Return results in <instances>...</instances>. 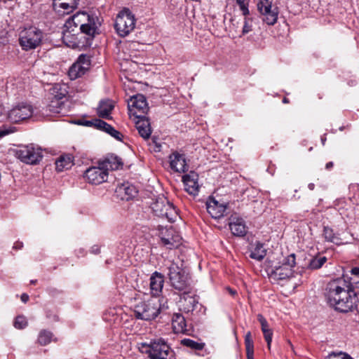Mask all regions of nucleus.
<instances>
[{"label":"nucleus","mask_w":359,"mask_h":359,"mask_svg":"<svg viewBox=\"0 0 359 359\" xmlns=\"http://www.w3.org/2000/svg\"><path fill=\"white\" fill-rule=\"evenodd\" d=\"M262 20L269 25H273L278 20V8L276 5H273L269 9H264L262 12H259Z\"/></svg>","instance_id":"a878e982"},{"label":"nucleus","mask_w":359,"mask_h":359,"mask_svg":"<svg viewBox=\"0 0 359 359\" xmlns=\"http://www.w3.org/2000/svg\"><path fill=\"white\" fill-rule=\"evenodd\" d=\"M21 300L22 302L24 303H26L28 302L29 300V295L25 294V293H23L22 295H21Z\"/></svg>","instance_id":"4d7b16f0"},{"label":"nucleus","mask_w":359,"mask_h":359,"mask_svg":"<svg viewBox=\"0 0 359 359\" xmlns=\"http://www.w3.org/2000/svg\"><path fill=\"white\" fill-rule=\"evenodd\" d=\"M15 156L22 162L31 165L38 164L43 158L41 149L33 144L20 146Z\"/></svg>","instance_id":"0eeeda50"},{"label":"nucleus","mask_w":359,"mask_h":359,"mask_svg":"<svg viewBox=\"0 0 359 359\" xmlns=\"http://www.w3.org/2000/svg\"><path fill=\"white\" fill-rule=\"evenodd\" d=\"M323 236L326 241L333 243L336 245H340L342 243L341 238L339 235L335 233L332 229L329 226H324L323 229Z\"/></svg>","instance_id":"2f4dec72"},{"label":"nucleus","mask_w":359,"mask_h":359,"mask_svg":"<svg viewBox=\"0 0 359 359\" xmlns=\"http://www.w3.org/2000/svg\"><path fill=\"white\" fill-rule=\"evenodd\" d=\"M5 116L4 115V107L0 103V121H1L4 118Z\"/></svg>","instance_id":"13d9d810"},{"label":"nucleus","mask_w":359,"mask_h":359,"mask_svg":"<svg viewBox=\"0 0 359 359\" xmlns=\"http://www.w3.org/2000/svg\"><path fill=\"white\" fill-rule=\"evenodd\" d=\"M135 24V15L128 8H124L117 15L114 27L117 34L124 37L134 30Z\"/></svg>","instance_id":"39448f33"},{"label":"nucleus","mask_w":359,"mask_h":359,"mask_svg":"<svg viewBox=\"0 0 359 359\" xmlns=\"http://www.w3.org/2000/svg\"><path fill=\"white\" fill-rule=\"evenodd\" d=\"M258 320L261 324L262 332L270 330L266 320L263 317L262 315H258Z\"/></svg>","instance_id":"8fccbe9b"},{"label":"nucleus","mask_w":359,"mask_h":359,"mask_svg":"<svg viewBox=\"0 0 359 359\" xmlns=\"http://www.w3.org/2000/svg\"><path fill=\"white\" fill-rule=\"evenodd\" d=\"M273 0H259L257 3V9L259 12H262L264 9H269L273 4Z\"/></svg>","instance_id":"c03bdc74"},{"label":"nucleus","mask_w":359,"mask_h":359,"mask_svg":"<svg viewBox=\"0 0 359 359\" xmlns=\"http://www.w3.org/2000/svg\"><path fill=\"white\" fill-rule=\"evenodd\" d=\"M32 284H35L36 283V280H32L30 282Z\"/></svg>","instance_id":"69168bd1"},{"label":"nucleus","mask_w":359,"mask_h":359,"mask_svg":"<svg viewBox=\"0 0 359 359\" xmlns=\"http://www.w3.org/2000/svg\"><path fill=\"white\" fill-rule=\"evenodd\" d=\"M154 213L159 217L166 218L169 222L175 221L177 212L173 205L166 198L158 197L151 205Z\"/></svg>","instance_id":"423d86ee"},{"label":"nucleus","mask_w":359,"mask_h":359,"mask_svg":"<svg viewBox=\"0 0 359 359\" xmlns=\"http://www.w3.org/2000/svg\"><path fill=\"white\" fill-rule=\"evenodd\" d=\"M293 271L290 267L283 265L275 266L269 273V278L273 281L283 280L290 278Z\"/></svg>","instance_id":"aec40b11"},{"label":"nucleus","mask_w":359,"mask_h":359,"mask_svg":"<svg viewBox=\"0 0 359 359\" xmlns=\"http://www.w3.org/2000/svg\"><path fill=\"white\" fill-rule=\"evenodd\" d=\"M325 290L328 304L336 311L347 313L356 308L358 297L344 278L330 281Z\"/></svg>","instance_id":"f257e3e1"},{"label":"nucleus","mask_w":359,"mask_h":359,"mask_svg":"<svg viewBox=\"0 0 359 359\" xmlns=\"http://www.w3.org/2000/svg\"><path fill=\"white\" fill-rule=\"evenodd\" d=\"M181 344L196 351H201L205 347V343L198 342L191 339H184L181 341Z\"/></svg>","instance_id":"f704fd0d"},{"label":"nucleus","mask_w":359,"mask_h":359,"mask_svg":"<svg viewBox=\"0 0 359 359\" xmlns=\"http://www.w3.org/2000/svg\"><path fill=\"white\" fill-rule=\"evenodd\" d=\"M236 4L239 6L240 10L242 11L243 15H249L250 12L248 10L249 0H236Z\"/></svg>","instance_id":"a19ab883"},{"label":"nucleus","mask_w":359,"mask_h":359,"mask_svg":"<svg viewBox=\"0 0 359 359\" xmlns=\"http://www.w3.org/2000/svg\"><path fill=\"white\" fill-rule=\"evenodd\" d=\"M172 329L175 333L187 331V324L184 317L180 313H175L172 320Z\"/></svg>","instance_id":"cd10ccee"},{"label":"nucleus","mask_w":359,"mask_h":359,"mask_svg":"<svg viewBox=\"0 0 359 359\" xmlns=\"http://www.w3.org/2000/svg\"><path fill=\"white\" fill-rule=\"evenodd\" d=\"M229 226L231 233L236 236L242 237L247 233V226L245 221L236 215H232L229 217Z\"/></svg>","instance_id":"dca6fc26"},{"label":"nucleus","mask_w":359,"mask_h":359,"mask_svg":"<svg viewBox=\"0 0 359 359\" xmlns=\"http://www.w3.org/2000/svg\"><path fill=\"white\" fill-rule=\"evenodd\" d=\"M327 262L325 256H316L312 258L309 262V268L312 270H316L322 267V266Z\"/></svg>","instance_id":"c9c22d12"},{"label":"nucleus","mask_w":359,"mask_h":359,"mask_svg":"<svg viewBox=\"0 0 359 359\" xmlns=\"http://www.w3.org/2000/svg\"><path fill=\"white\" fill-rule=\"evenodd\" d=\"M52 334L50 332L43 330L39 333L38 341L41 345L45 346L50 342Z\"/></svg>","instance_id":"58836bf2"},{"label":"nucleus","mask_w":359,"mask_h":359,"mask_svg":"<svg viewBox=\"0 0 359 359\" xmlns=\"http://www.w3.org/2000/svg\"><path fill=\"white\" fill-rule=\"evenodd\" d=\"M164 283V276L158 273L154 272L150 278V289L153 297L158 296L162 291Z\"/></svg>","instance_id":"5701e85b"},{"label":"nucleus","mask_w":359,"mask_h":359,"mask_svg":"<svg viewBox=\"0 0 359 359\" xmlns=\"http://www.w3.org/2000/svg\"><path fill=\"white\" fill-rule=\"evenodd\" d=\"M13 130H12V128H6L5 126L0 128V137H2L6 135H8L11 133H13Z\"/></svg>","instance_id":"5fc2aeb1"},{"label":"nucleus","mask_w":359,"mask_h":359,"mask_svg":"<svg viewBox=\"0 0 359 359\" xmlns=\"http://www.w3.org/2000/svg\"><path fill=\"white\" fill-rule=\"evenodd\" d=\"M333 166H334L333 162L330 161V162H328V163H326L325 168L327 170H330V169H332L333 168Z\"/></svg>","instance_id":"bf43d9fd"},{"label":"nucleus","mask_w":359,"mask_h":359,"mask_svg":"<svg viewBox=\"0 0 359 359\" xmlns=\"http://www.w3.org/2000/svg\"><path fill=\"white\" fill-rule=\"evenodd\" d=\"M264 339L267 343V348L269 350L271 349V344L272 341L273 331L270 329L263 332Z\"/></svg>","instance_id":"de8ad7c7"},{"label":"nucleus","mask_w":359,"mask_h":359,"mask_svg":"<svg viewBox=\"0 0 359 359\" xmlns=\"http://www.w3.org/2000/svg\"><path fill=\"white\" fill-rule=\"evenodd\" d=\"M244 25L242 29V34L245 35L252 31L253 19L249 15H244Z\"/></svg>","instance_id":"4c0bfd02"},{"label":"nucleus","mask_w":359,"mask_h":359,"mask_svg":"<svg viewBox=\"0 0 359 359\" xmlns=\"http://www.w3.org/2000/svg\"><path fill=\"white\" fill-rule=\"evenodd\" d=\"M248 359H254V355H247Z\"/></svg>","instance_id":"0e129e2a"},{"label":"nucleus","mask_w":359,"mask_h":359,"mask_svg":"<svg viewBox=\"0 0 359 359\" xmlns=\"http://www.w3.org/2000/svg\"><path fill=\"white\" fill-rule=\"evenodd\" d=\"M165 305H162L161 299L157 297H151L147 300L139 302L134 306L135 316L137 318L144 320L155 319L163 309Z\"/></svg>","instance_id":"f03ea898"},{"label":"nucleus","mask_w":359,"mask_h":359,"mask_svg":"<svg viewBox=\"0 0 359 359\" xmlns=\"http://www.w3.org/2000/svg\"><path fill=\"white\" fill-rule=\"evenodd\" d=\"M80 32H73L67 28L64 27L62 31V40L63 42L69 47L74 48L78 46V37L77 35Z\"/></svg>","instance_id":"c85d7f7f"},{"label":"nucleus","mask_w":359,"mask_h":359,"mask_svg":"<svg viewBox=\"0 0 359 359\" xmlns=\"http://www.w3.org/2000/svg\"><path fill=\"white\" fill-rule=\"evenodd\" d=\"M266 255V250L262 243H257L252 247L250 257L252 259L260 261L264 258Z\"/></svg>","instance_id":"7c9ffc66"},{"label":"nucleus","mask_w":359,"mask_h":359,"mask_svg":"<svg viewBox=\"0 0 359 359\" xmlns=\"http://www.w3.org/2000/svg\"><path fill=\"white\" fill-rule=\"evenodd\" d=\"M51 95L53 96V100H51L49 104L50 111L54 112H59L57 110H53L51 108L54 107V104L57 105L62 104V100L67 97L69 93V86L64 83H55L51 88Z\"/></svg>","instance_id":"4468645a"},{"label":"nucleus","mask_w":359,"mask_h":359,"mask_svg":"<svg viewBox=\"0 0 359 359\" xmlns=\"http://www.w3.org/2000/svg\"><path fill=\"white\" fill-rule=\"evenodd\" d=\"M77 21L80 22L79 27L80 33H83L90 37H93L98 34L100 23L97 16L89 15L86 12H80V19Z\"/></svg>","instance_id":"1a4fd4ad"},{"label":"nucleus","mask_w":359,"mask_h":359,"mask_svg":"<svg viewBox=\"0 0 359 359\" xmlns=\"http://www.w3.org/2000/svg\"><path fill=\"white\" fill-rule=\"evenodd\" d=\"M245 344L246 348V355H254V344L251 337V333L250 332L245 334Z\"/></svg>","instance_id":"e433bc0d"},{"label":"nucleus","mask_w":359,"mask_h":359,"mask_svg":"<svg viewBox=\"0 0 359 359\" xmlns=\"http://www.w3.org/2000/svg\"><path fill=\"white\" fill-rule=\"evenodd\" d=\"M73 157L72 155L61 156L55 162L57 172H62L69 169L73 165Z\"/></svg>","instance_id":"c756f323"},{"label":"nucleus","mask_w":359,"mask_h":359,"mask_svg":"<svg viewBox=\"0 0 359 359\" xmlns=\"http://www.w3.org/2000/svg\"><path fill=\"white\" fill-rule=\"evenodd\" d=\"M114 107V105L111 100H102L100 102L97 109V114L101 118L109 119L111 118L110 114Z\"/></svg>","instance_id":"bb28decb"},{"label":"nucleus","mask_w":359,"mask_h":359,"mask_svg":"<svg viewBox=\"0 0 359 359\" xmlns=\"http://www.w3.org/2000/svg\"><path fill=\"white\" fill-rule=\"evenodd\" d=\"M308 187L310 190H313L315 185L313 183H310Z\"/></svg>","instance_id":"680f3d73"},{"label":"nucleus","mask_w":359,"mask_h":359,"mask_svg":"<svg viewBox=\"0 0 359 359\" xmlns=\"http://www.w3.org/2000/svg\"><path fill=\"white\" fill-rule=\"evenodd\" d=\"M206 209L212 217L217 219L224 215L226 206L223 203H219L213 198H209L206 202Z\"/></svg>","instance_id":"a211bd4d"},{"label":"nucleus","mask_w":359,"mask_h":359,"mask_svg":"<svg viewBox=\"0 0 359 359\" xmlns=\"http://www.w3.org/2000/svg\"><path fill=\"white\" fill-rule=\"evenodd\" d=\"M60 4V7L62 8L64 10L67 11V13H69V11H72L74 8H76L77 5L76 1H74V4H70V1H57Z\"/></svg>","instance_id":"79ce46f5"},{"label":"nucleus","mask_w":359,"mask_h":359,"mask_svg":"<svg viewBox=\"0 0 359 359\" xmlns=\"http://www.w3.org/2000/svg\"><path fill=\"white\" fill-rule=\"evenodd\" d=\"M228 290H229V292H230V294H231V295H234V294H236V290H232V289H231V288H229Z\"/></svg>","instance_id":"052dcab7"},{"label":"nucleus","mask_w":359,"mask_h":359,"mask_svg":"<svg viewBox=\"0 0 359 359\" xmlns=\"http://www.w3.org/2000/svg\"><path fill=\"white\" fill-rule=\"evenodd\" d=\"M90 252L93 254H98L100 252V248L98 245H95L91 248Z\"/></svg>","instance_id":"6e6d98bb"},{"label":"nucleus","mask_w":359,"mask_h":359,"mask_svg":"<svg viewBox=\"0 0 359 359\" xmlns=\"http://www.w3.org/2000/svg\"><path fill=\"white\" fill-rule=\"evenodd\" d=\"M351 277L350 278V281L348 282L350 287L353 284H357L359 283V280H357L359 278V266H355L351 269Z\"/></svg>","instance_id":"ea45409f"},{"label":"nucleus","mask_w":359,"mask_h":359,"mask_svg":"<svg viewBox=\"0 0 359 359\" xmlns=\"http://www.w3.org/2000/svg\"><path fill=\"white\" fill-rule=\"evenodd\" d=\"M161 234L163 244L168 249L177 248L181 244L182 237L172 227L166 229L165 232L162 231Z\"/></svg>","instance_id":"2eb2a0df"},{"label":"nucleus","mask_w":359,"mask_h":359,"mask_svg":"<svg viewBox=\"0 0 359 359\" xmlns=\"http://www.w3.org/2000/svg\"><path fill=\"white\" fill-rule=\"evenodd\" d=\"M33 107L27 103H20L8 111L6 118L11 123H19L30 118L33 114Z\"/></svg>","instance_id":"9d476101"},{"label":"nucleus","mask_w":359,"mask_h":359,"mask_svg":"<svg viewBox=\"0 0 359 359\" xmlns=\"http://www.w3.org/2000/svg\"><path fill=\"white\" fill-rule=\"evenodd\" d=\"M198 175L196 172L191 171L182 177V182L187 192L191 195H196L198 192Z\"/></svg>","instance_id":"f3484780"},{"label":"nucleus","mask_w":359,"mask_h":359,"mask_svg":"<svg viewBox=\"0 0 359 359\" xmlns=\"http://www.w3.org/2000/svg\"><path fill=\"white\" fill-rule=\"evenodd\" d=\"M83 125L86 126H94L95 128L101 130L102 128V125L98 124L97 122V119H94L93 121H86Z\"/></svg>","instance_id":"3c124183"},{"label":"nucleus","mask_w":359,"mask_h":359,"mask_svg":"<svg viewBox=\"0 0 359 359\" xmlns=\"http://www.w3.org/2000/svg\"><path fill=\"white\" fill-rule=\"evenodd\" d=\"M122 200L128 201L134 198L137 191L135 187L129 183H124L118 186L116 191Z\"/></svg>","instance_id":"393cba45"},{"label":"nucleus","mask_w":359,"mask_h":359,"mask_svg":"<svg viewBox=\"0 0 359 359\" xmlns=\"http://www.w3.org/2000/svg\"><path fill=\"white\" fill-rule=\"evenodd\" d=\"M128 110L130 116L142 117L148 111L146 97L142 94L133 96L128 102Z\"/></svg>","instance_id":"9b49d317"},{"label":"nucleus","mask_w":359,"mask_h":359,"mask_svg":"<svg viewBox=\"0 0 359 359\" xmlns=\"http://www.w3.org/2000/svg\"><path fill=\"white\" fill-rule=\"evenodd\" d=\"M80 19V12L71 16L68 20H66L64 25L65 28L68 29L73 32H79V27H80V22L77 20Z\"/></svg>","instance_id":"473e14b6"},{"label":"nucleus","mask_w":359,"mask_h":359,"mask_svg":"<svg viewBox=\"0 0 359 359\" xmlns=\"http://www.w3.org/2000/svg\"><path fill=\"white\" fill-rule=\"evenodd\" d=\"M108 177L107 172L102 165L90 167L84 172V178L88 183L92 184H100L105 182Z\"/></svg>","instance_id":"ddd939ff"},{"label":"nucleus","mask_w":359,"mask_h":359,"mask_svg":"<svg viewBox=\"0 0 359 359\" xmlns=\"http://www.w3.org/2000/svg\"><path fill=\"white\" fill-rule=\"evenodd\" d=\"M97 122L98 124L102 125V128L101 129V130H103L107 133L108 131L110 130L111 128L112 127L111 125L100 119H97Z\"/></svg>","instance_id":"603ef678"},{"label":"nucleus","mask_w":359,"mask_h":359,"mask_svg":"<svg viewBox=\"0 0 359 359\" xmlns=\"http://www.w3.org/2000/svg\"><path fill=\"white\" fill-rule=\"evenodd\" d=\"M90 62L86 55H81L77 60L71 66L68 75L71 80H75L83 76L89 69Z\"/></svg>","instance_id":"f8f14e48"},{"label":"nucleus","mask_w":359,"mask_h":359,"mask_svg":"<svg viewBox=\"0 0 359 359\" xmlns=\"http://www.w3.org/2000/svg\"><path fill=\"white\" fill-rule=\"evenodd\" d=\"M168 269V276L171 285L175 290L180 291L187 290L189 285V278L184 270L175 263H172Z\"/></svg>","instance_id":"6e6552de"},{"label":"nucleus","mask_w":359,"mask_h":359,"mask_svg":"<svg viewBox=\"0 0 359 359\" xmlns=\"http://www.w3.org/2000/svg\"><path fill=\"white\" fill-rule=\"evenodd\" d=\"M283 102L285 104L289 103V100L287 97H284L283 99Z\"/></svg>","instance_id":"e2e57ef3"},{"label":"nucleus","mask_w":359,"mask_h":359,"mask_svg":"<svg viewBox=\"0 0 359 359\" xmlns=\"http://www.w3.org/2000/svg\"><path fill=\"white\" fill-rule=\"evenodd\" d=\"M350 359V358H349ZM351 359H353L351 357Z\"/></svg>","instance_id":"338daca9"},{"label":"nucleus","mask_w":359,"mask_h":359,"mask_svg":"<svg viewBox=\"0 0 359 359\" xmlns=\"http://www.w3.org/2000/svg\"><path fill=\"white\" fill-rule=\"evenodd\" d=\"M97 122L98 124L102 125V128L101 129V130H103L107 133L108 131L110 130L111 128L112 127L111 125L100 119H97Z\"/></svg>","instance_id":"864d4df0"},{"label":"nucleus","mask_w":359,"mask_h":359,"mask_svg":"<svg viewBox=\"0 0 359 359\" xmlns=\"http://www.w3.org/2000/svg\"><path fill=\"white\" fill-rule=\"evenodd\" d=\"M351 359V356L346 353L340 352L338 353L330 354L326 359Z\"/></svg>","instance_id":"49530a36"},{"label":"nucleus","mask_w":359,"mask_h":359,"mask_svg":"<svg viewBox=\"0 0 359 359\" xmlns=\"http://www.w3.org/2000/svg\"><path fill=\"white\" fill-rule=\"evenodd\" d=\"M44 33L39 28L30 25L24 27L19 33V45L25 51L34 50L42 45Z\"/></svg>","instance_id":"7ed1b4c3"},{"label":"nucleus","mask_w":359,"mask_h":359,"mask_svg":"<svg viewBox=\"0 0 359 359\" xmlns=\"http://www.w3.org/2000/svg\"><path fill=\"white\" fill-rule=\"evenodd\" d=\"M348 201L345 198H339L334 203L335 208L338 210L340 215L348 216V211L351 209V199Z\"/></svg>","instance_id":"72a5a7b5"},{"label":"nucleus","mask_w":359,"mask_h":359,"mask_svg":"<svg viewBox=\"0 0 359 359\" xmlns=\"http://www.w3.org/2000/svg\"><path fill=\"white\" fill-rule=\"evenodd\" d=\"M295 255L291 254L288 255L284 260V262L282 264L283 266H287L290 267L291 269L295 266Z\"/></svg>","instance_id":"a18cd8bd"},{"label":"nucleus","mask_w":359,"mask_h":359,"mask_svg":"<svg viewBox=\"0 0 359 359\" xmlns=\"http://www.w3.org/2000/svg\"><path fill=\"white\" fill-rule=\"evenodd\" d=\"M189 292L185 291L180 297L179 306L180 310L184 313H189L194 310L198 304V300L193 295L189 294Z\"/></svg>","instance_id":"412c9836"},{"label":"nucleus","mask_w":359,"mask_h":359,"mask_svg":"<svg viewBox=\"0 0 359 359\" xmlns=\"http://www.w3.org/2000/svg\"><path fill=\"white\" fill-rule=\"evenodd\" d=\"M170 167L177 172H184L186 171L187 165L184 155L178 152H173L169 156Z\"/></svg>","instance_id":"6ab92c4d"},{"label":"nucleus","mask_w":359,"mask_h":359,"mask_svg":"<svg viewBox=\"0 0 359 359\" xmlns=\"http://www.w3.org/2000/svg\"><path fill=\"white\" fill-rule=\"evenodd\" d=\"M135 125L139 134L144 139H148L151 133V129L149 119L144 115L142 117H135Z\"/></svg>","instance_id":"b1692460"},{"label":"nucleus","mask_w":359,"mask_h":359,"mask_svg":"<svg viewBox=\"0 0 359 359\" xmlns=\"http://www.w3.org/2000/svg\"><path fill=\"white\" fill-rule=\"evenodd\" d=\"M108 134L114 137L116 140L122 141L123 135L119 131L116 130L114 127L111 128L110 130L108 131Z\"/></svg>","instance_id":"09e8293b"},{"label":"nucleus","mask_w":359,"mask_h":359,"mask_svg":"<svg viewBox=\"0 0 359 359\" xmlns=\"http://www.w3.org/2000/svg\"><path fill=\"white\" fill-rule=\"evenodd\" d=\"M98 165H102L107 172L116 170L123 165L121 159L114 154H108L103 160L99 161Z\"/></svg>","instance_id":"4be33fe9"},{"label":"nucleus","mask_w":359,"mask_h":359,"mask_svg":"<svg viewBox=\"0 0 359 359\" xmlns=\"http://www.w3.org/2000/svg\"><path fill=\"white\" fill-rule=\"evenodd\" d=\"M140 351L145 353L151 359H167L171 354V348L164 339H158L149 344L141 343Z\"/></svg>","instance_id":"20e7f679"},{"label":"nucleus","mask_w":359,"mask_h":359,"mask_svg":"<svg viewBox=\"0 0 359 359\" xmlns=\"http://www.w3.org/2000/svg\"><path fill=\"white\" fill-rule=\"evenodd\" d=\"M27 325V320L24 316L16 317L14 321V326L17 329H23Z\"/></svg>","instance_id":"37998d69"}]
</instances>
